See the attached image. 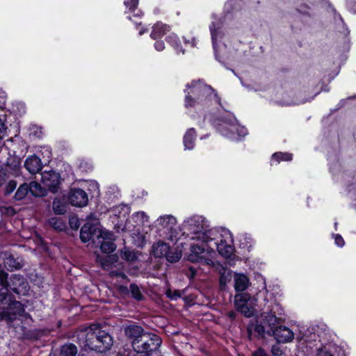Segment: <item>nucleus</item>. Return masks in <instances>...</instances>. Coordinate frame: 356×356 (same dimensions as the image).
<instances>
[{"label": "nucleus", "mask_w": 356, "mask_h": 356, "mask_svg": "<svg viewBox=\"0 0 356 356\" xmlns=\"http://www.w3.org/2000/svg\"><path fill=\"white\" fill-rule=\"evenodd\" d=\"M20 163L18 161H13L12 163L7 162V165L10 166L13 170H17L19 167Z\"/></svg>", "instance_id": "46"}, {"label": "nucleus", "mask_w": 356, "mask_h": 356, "mask_svg": "<svg viewBox=\"0 0 356 356\" xmlns=\"http://www.w3.org/2000/svg\"><path fill=\"white\" fill-rule=\"evenodd\" d=\"M293 159V154L289 152H277L273 154L271 161L280 163L281 161H291Z\"/></svg>", "instance_id": "28"}, {"label": "nucleus", "mask_w": 356, "mask_h": 356, "mask_svg": "<svg viewBox=\"0 0 356 356\" xmlns=\"http://www.w3.org/2000/svg\"><path fill=\"white\" fill-rule=\"evenodd\" d=\"M252 356H268V354L263 348L259 347L252 353Z\"/></svg>", "instance_id": "43"}, {"label": "nucleus", "mask_w": 356, "mask_h": 356, "mask_svg": "<svg viewBox=\"0 0 356 356\" xmlns=\"http://www.w3.org/2000/svg\"><path fill=\"white\" fill-rule=\"evenodd\" d=\"M190 42H191V41H190L189 40H186V39H185V38H184V43H185L186 44H190Z\"/></svg>", "instance_id": "53"}, {"label": "nucleus", "mask_w": 356, "mask_h": 356, "mask_svg": "<svg viewBox=\"0 0 356 356\" xmlns=\"http://www.w3.org/2000/svg\"><path fill=\"white\" fill-rule=\"evenodd\" d=\"M148 332H146L142 326L136 325V323L129 325L124 328L125 336L131 341L132 348L134 346V342L141 339L143 335Z\"/></svg>", "instance_id": "14"}, {"label": "nucleus", "mask_w": 356, "mask_h": 356, "mask_svg": "<svg viewBox=\"0 0 356 356\" xmlns=\"http://www.w3.org/2000/svg\"><path fill=\"white\" fill-rule=\"evenodd\" d=\"M8 288L19 296L28 294L30 286L27 280L21 275H13L8 281Z\"/></svg>", "instance_id": "8"}, {"label": "nucleus", "mask_w": 356, "mask_h": 356, "mask_svg": "<svg viewBox=\"0 0 356 356\" xmlns=\"http://www.w3.org/2000/svg\"><path fill=\"white\" fill-rule=\"evenodd\" d=\"M16 187H17V181H15V180L9 181L5 187V191H4L5 196L10 195L15 191Z\"/></svg>", "instance_id": "37"}, {"label": "nucleus", "mask_w": 356, "mask_h": 356, "mask_svg": "<svg viewBox=\"0 0 356 356\" xmlns=\"http://www.w3.org/2000/svg\"><path fill=\"white\" fill-rule=\"evenodd\" d=\"M8 274L0 270V312L6 308L7 305L15 299L8 288Z\"/></svg>", "instance_id": "7"}, {"label": "nucleus", "mask_w": 356, "mask_h": 356, "mask_svg": "<svg viewBox=\"0 0 356 356\" xmlns=\"http://www.w3.org/2000/svg\"><path fill=\"white\" fill-rule=\"evenodd\" d=\"M74 228H77V227H78V226L76 225V223H74Z\"/></svg>", "instance_id": "60"}, {"label": "nucleus", "mask_w": 356, "mask_h": 356, "mask_svg": "<svg viewBox=\"0 0 356 356\" xmlns=\"http://www.w3.org/2000/svg\"><path fill=\"white\" fill-rule=\"evenodd\" d=\"M250 280L248 277L243 273L234 275V289L237 292H243L249 286Z\"/></svg>", "instance_id": "22"}, {"label": "nucleus", "mask_w": 356, "mask_h": 356, "mask_svg": "<svg viewBox=\"0 0 356 356\" xmlns=\"http://www.w3.org/2000/svg\"><path fill=\"white\" fill-rule=\"evenodd\" d=\"M139 4V0H124V5L126 8L129 10V12L133 13V17L140 18L143 13L141 10H138Z\"/></svg>", "instance_id": "25"}, {"label": "nucleus", "mask_w": 356, "mask_h": 356, "mask_svg": "<svg viewBox=\"0 0 356 356\" xmlns=\"http://www.w3.org/2000/svg\"><path fill=\"white\" fill-rule=\"evenodd\" d=\"M24 330L22 334V339L23 340H28L35 341L40 339L43 336L47 334V330L44 329H29L26 330L24 327Z\"/></svg>", "instance_id": "19"}, {"label": "nucleus", "mask_w": 356, "mask_h": 356, "mask_svg": "<svg viewBox=\"0 0 356 356\" xmlns=\"http://www.w3.org/2000/svg\"><path fill=\"white\" fill-rule=\"evenodd\" d=\"M152 248L153 254L156 258L165 257L171 263L177 262L180 259L181 256L177 253L170 255V246L166 242L159 241L153 245Z\"/></svg>", "instance_id": "9"}, {"label": "nucleus", "mask_w": 356, "mask_h": 356, "mask_svg": "<svg viewBox=\"0 0 356 356\" xmlns=\"http://www.w3.org/2000/svg\"><path fill=\"white\" fill-rule=\"evenodd\" d=\"M280 318L272 312L261 314L250 320L246 327L247 337L249 341L255 339L265 338L266 335L270 336L274 327L279 324Z\"/></svg>", "instance_id": "2"}, {"label": "nucleus", "mask_w": 356, "mask_h": 356, "mask_svg": "<svg viewBox=\"0 0 356 356\" xmlns=\"http://www.w3.org/2000/svg\"><path fill=\"white\" fill-rule=\"evenodd\" d=\"M155 40L156 41L154 44L155 49L158 51H163L165 49V43H164L163 40H162L161 39H157Z\"/></svg>", "instance_id": "41"}, {"label": "nucleus", "mask_w": 356, "mask_h": 356, "mask_svg": "<svg viewBox=\"0 0 356 356\" xmlns=\"http://www.w3.org/2000/svg\"><path fill=\"white\" fill-rule=\"evenodd\" d=\"M49 225L57 231H63L66 227L65 222L60 217H51L48 220Z\"/></svg>", "instance_id": "30"}, {"label": "nucleus", "mask_w": 356, "mask_h": 356, "mask_svg": "<svg viewBox=\"0 0 356 356\" xmlns=\"http://www.w3.org/2000/svg\"><path fill=\"white\" fill-rule=\"evenodd\" d=\"M127 18L129 19V20H132V17L131 16H128Z\"/></svg>", "instance_id": "58"}, {"label": "nucleus", "mask_w": 356, "mask_h": 356, "mask_svg": "<svg viewBox=\"0 0 356 356\" xmlns=\"http://www.w3.org/2000/svg\"><path fill=\"white\" fill-rule=\"evenodd\" d=\"M137 341L133 349L138 356H154L159 353L162 339L157 334L149 332Z\"/></svg>", "instance_id": "4"}, {"label": "nucleus", "mask_w": 356, "mask_h": 356, "mask_svg": "<svg viewBox=\"0 0 356 356\" xmlns=\"http://www.w3.org/2000/svg\"><path fill=\"white\" fill-rule=\"evenodd\" d=\"M115 248L116 245L113 242L103 241L101 243L100 250L104 253H111L115 251Z\"/></svg>", "instance_id": "35"}, {"label": "nucleus", "mask_w": 356, "mask_h": 356, "mask_svg": "<svg viewBox=\"0 0 356 356\" xmlns=\"http://www.w3.org/2000/svg\"><path fill=\"white\" fill-rule=\"evenodd\" d=\"M69 203L76 207H83L88 203L87 193L81 188H72L68 193Z\"/></svg>", "instance_id": "10"}, {"label": "nucleus", "mask_w": 356, "mask_h": 356, "mask_svg": "<svg viewBox=\"0 0 356 356\" xmlns=\"http://www.w3.org/2000/svg\"><path fill=\"white\" fill-rule=\"evenodd\" d=\"M270 336H273L278 343L291 342L294 339L293 332L284 325H277L274 327L273 333H271Z\"/></svg>", "instance_id": "12"}, {"label": "nucleus", "mask_w": 356, "mask_h": 356, "mask_svg": "<svg viewBox=\"0 0 356 356\" xmlns=\"http://www.w3.org/2000/svg\"><path fill=\"white\" fill-rule=\"evenodd\" d=\"M43 184L52 193H56L60 187V175L54 171L45 172L42 175Z\"/></svg>", "instance_id": "13"}, {"label": "nucleus", "mask_w": 356, "mask_h": 356, "mask_svg": "<svg viewBox=\"0 0 356 356\" xmlns=\"http://www.w3.org/2000/svg\"><path fill=\"white\" fill-rule=\"evenodd\" d=\"M184 226L185 229L194 234L200 233L204 229L203 220L199 216H194L184 221Z\"/></svg>", "instance_id": "18"}, {"label": "nucleus", "mask_w": 356, "mask_h": 356, "mask_svg": "<svg viewBox=\"0 0 356 356\" xmlns=\"http://www.w3.org/2000/svg\"><path fill=\"white\" fill-rule=\"evenodd\" d=\"M218 254L225 258H230L234 252V246L229 245L227 242L220 238V241L213 243Z\"/></svg>", "instance_id": "21"}, {"label": "nucleus", "mask_w": 356, "mask_h": 356, "mask_svg": "<svg viewBox=\"0 0 356 356\" xmlns=\"http://www.w3.org/2000/svg\"><path fill=\"white\" fill-rule=\"evenodd\" d=\"M197 137V133L194 128L188 129L183 138V143L185 149H193L195 147V142Z\"/></svg>", "instance_id": "23"}, {"label": "nucleus", "mask_w": 356, "mask_h": 356, "mask_svg": "<svg viewBox=\"0 0 356 356\" xmlns=\"http://www.w3.org/2000/svg\"><path fill=\"white\" fill-rule=\"evenodd\" d=\"M184 106L194 107L197 104L209 106L212 101L221 106V98L217 91L204 79L192 80L185 86Z\"/></svg>", "instance_id": "1"}, {"label": "nucleus", "mask_w": 356, "mask_h": 356, "mask_svg": "<svg viewBox=\"0 0 356 356\" xmlns=\"http://www.w3.org/2000/svg\"><path fill=\"white\" fill-rule=\"evenodd\" d=\"M196 40L195 38H192L190 44H191V47H194L195 45Z\"/></svg>", "instance_id": "50"}, {"label": "nucleus", "mask_w": 356, "mask_h": 356, "mask_svg": "<svg viewBox=\"0 0 356 356\" xmlns=\"http://www.w3.org/2000/svg\"><path fill=\"white\" fill-rule=\"evenodd\" d=\"M166 296L172 300H177L178 298L181 296V291L178 289H175L172 291L171 289H168L165 292Z\"/></svg>", "instance_id": "36"}, {"label": "nucleus", "mask_w": 356, "mask_h": 356, "mask_svg": "<svg viewBox=\"0 0 356 356\" xmlns=\"http://www.w3.org/2000/svg\"><path fill=\"white\" fill-rule=\"evenodd\" d=\"M337 225H338V223H337V222H335V223H334V229H335V230H337Z\"/></svg>", "instance_id": "57"}, {"label": "nucleus", "mask_w": 356, "mask_h": 356, "mask_svg": "<svg viewBox=\"0 0 356 356\" xmlns=\"http://www.w3.org/2000/svg\"><path fill=\"white\" fill-rule=\"evenodd\" d=\"M159 225L163 228H168L169 226L175 225L177 222L176 218L171 215H166L157 220ZM172 228V227H170Z\"/></svg>", "instance_id": "33"}, {"label": "nucleus", "mask_w": 356, "mask_h": 356, "mask_svg": "<svg viewBox=\"0 0 356 356\" xmlns=\"http://www.w3.org/2000/svg\"><path fill=\"white\" fill-rule=\"evenodd\" d=\"M220 286L225 284V281L224 280V279L222 277L220 278Z\"/></svg>", "instance_id": "51"}, {"label": "nucleus", "mask_w": 356, "mask_h": 356, "mask_svg": "<svg viewBox=\"0 0 356 356\" xmlns=\"http://www.w3.org/2000/svg\"><path fill=\"white\" fill-rule=\"evenodd\" d=\"M247 134H248L247 129H245V128H242L241 129V132L239 133V135H241V136H245Z\"/></svg>", "instance_id": "49"}, {"label": "nucleus", "mask_w": 356, "mask_h": 356, "mask_svg": "<svg viewBox=\"0 0 356 356\" xmlns=\"http://www.w3.org/2000/svg\"><path fill=\"white\" fill-rule=\"evenodd\" d=\"M28 186H30L29 193L33 196L42 197L44 195V191L38 182L33 181Z\"/></svg>", "instance_id": "31"}, {"label": "nucleus", "mask_w": 356, "mask_h": 356, "mask_svg": "<svg viewBox=\"0 0 356 356\" xmlns=\"http://www.w3.org/2000/svg\"><path fill=\"white\" fill-rule=\"evenodd\" d=\"M187 299H188V298H187V297L184 298V300H185V301H186V302H187Z\"/></svg>", "instance_id": "61"}, {"label": "nucleus", "mask_w": 356, "mask_h": 356, "mask_svg": "<svg viewBox=\"0 0 356 356\" xmlns=\"http://www.w3.org/2000/svg\"><path fill=\"white\" fill-rule=\"evenodd\" d=\"M135 24H136V25H141V24H142V22H135Z\"/></svg>", "instance_id": "56"}, {"label": "nucleus", "mask_w": 356, "mask_h": 356, "mask_svg": "<svg viewBox=\"0 0 356 356\" xmlns=\"http://www.w3.org/2000/svg\"><path fill=\"white\" fill-rule=\"evenodd\" d=\"M7 177L8 175L6 170L0 165V187L5 183Z\"/></svg>", "instance_id": "42"}, {"label": "nucleus", "mask_w": 356, "mask_h": 356, "mask_svg": "<svg viewBox=\"0 0 356 356\" xmlns=\"http://www.w3.org/2000/svg\"><path fill=\"white\" fill-rule=\"evenodd\" d=\"M24 313V305L15 298L10 304L7 305L4 310L0 312V316L4 321L13 322L18 316H23Z\"/></svg>", "instance_id": "6"}, {"label": "nucleus", "mask_w": 356, "mask_h": 356, "mask_svg": "<svg viewBox=\"0 0 356 356\" xmlns=\"http://www.w3.org/2000/svg\"><path fill=\"white\" fill-rule=\"evenodd\" d=\"M120 275H121L122 277H126L127 278V277L125 275V274H124L123 273H120Z\"/></svg>", "instance_id": "54"}, {"label": "nucleus", "mask_w": 356, "mask_h": 356, "mask_svg": "<svg viewBox=\"0 0 356 356\" xmlns=\"http://www.w3.org/2000/svg\"><path fill=\"white\" fill-rule=\"evenodd\" d=\"M317 356H334V355L326 349H318Z\"/></svg>", "instance_id": "44"}, {"label": "nucleus", "mask_w": 356, "mask_h": 356, "mask_svg": "<svg viewBox=\"0 0 356 356\" xmlns=\"http://www.w3.org/2000/svg\"><path fill=\"white\" fill-rule=\"evenodd\" d=\"M29 191L30 186H28V184L24 183L21 184L17 188L14 195L15 200L17 201H20L23 200L26 197V195L29 193Z\"/></svg>", "instance_id": "32"}, {"label": "nucleus", "mask_w": 356, "mask_h": 356, "mask_svg": "<svg viewBox=\"0 0 356 356\" xmlns=\"http://www.w3.org/2000/svg\"><path fill=\"white\" fill-rule=\"evenodd\" d=\"M4 268L10 272L14 270H20L23 264L19 261L18 258H15L14 256L10 254L3 260Z\"/></svg>", "instance_id": "24"}, {"label": "nucleus", "mask_w": 356, "mask_h": 356, "mask_svg": "<svg viewBox=\"0 0 356 356\" xmlns=\"http://www.w3.org/2000/svg\"><path fill=\"white\" fill-rule=\"evenodd\" d=\"M24 166L31 175L38 173L43 167L41 159L35 154L29 156L26 158Z\"/></svg>", "instance_id": "17"}, {"label": "nucleus", "mask_w": 356, "mask_h": 356, "mask_svg": "<svg viewBox=\"0 0 356 356\" xmlns=\"http://www.w3.org/2000/svg\"><path fill=\"white\" fill-rule=\"evenodd\" d=\"M137 215L138 216H140L141 218L143 219L144 218H147V216H146L145 213L144 211H140V212H138L137 213Z\"/></svg>", "instance_id": "48"}, {"label": "nucleus", "mask_w": 356, "mask_h": 356, "mask_svg": "<svg viewBox=\"0 0 356 356\" xmlns=\"http://www.w3.org/2000/svg\"><path fill=\"white\" fill-rule=\"evenodd\" d=\"M165 41L169 44L177 53H184V49L182 48L181 42L179 37L175 34L171 33L165 38Z\"/></svg>", "instance_id": "26"}, {"label": "nucleus", "mask_w": 356, "mask_h": 356, "mask_svg": "<svg viewBox=\"0 0 356 356\" xmlns=\"http://www.w3.org/2000/svg\"><path fill=\"white\" fill-rule=\"evenodd\" d=\"M96 238L97 239L99 238L104 239L100 229L92 224L86 223L83 225L80 231V239L83 243H87L90 241L95 243Z\"/></svg>", "instance_id": "11"}, {"label": "nucleus", "mask_w": 356, "mask_h": 356, "mask_svg": "<svg viewBox=\"0 0 356 356\" xmlns=\"http://www.w3.org/2000/svg\"><path fill=\"white\" fill-rule=\"evenodd\" d=\"M117 290L119 293L123 296H128L131 294V297L137 301H142L144 300V296L136 283H131L128 288L125 285L120 284L118 286Z\"/></svg>", "instance_id": "16"}, {"label": "nucleus", "mask_w": 356, "mask_h": 356, "mask_svg": "<svg viewBox=\"0 0 356 356\" xmlns=\"http://www.w3.org/2000/svg\"><path fill=\"white\" fill-rule=\"evenodd\" d=\"M333 236L334 238V243L337 246L342 248L345 245V241H344L343 237L340 234H333Z\"/></svg>", "instance_id": "39"}, {"label": "nucleus", "mask_w": 356, "mask_h": 356, "mask_svg": "<svg viewBox=\"0 0 356 356\" xmlns=\"http://www.w3.org/2000/svg\"><path fill=\"white\" fill-rule=\"evenodd\" d=\"M70 226H71V227H72V228H74V226H73V225H72V220H70Z\"/></svg>", "instance_id": "55"}, {"label": "nucleus", "mask_w": 356, "mask_h": 356, "mask_svg": "<svg viewBox=\"0 0 356 356\" xmlns=\"http://www.w3.org/2000/svg\"><path fill=\"white\" fill-rule=\"evenodd\" d=\"M52 209L56 215H63L67 211V205L59 198H55L52 203Z\"/></svg>", "instance_id": "27"}, {"label": "nucleus", "mask_w": 356, "mask_h": 356, "mask_svg": "<svg viewBox=\"0 0 356 356\" xmlns=\"http://www.w3.org/2000/svg\"><path fill=\"white\" fill-rule=\"evenodd\" d=\"M85 342L89 349L102 353L111 348L113 339L108 332L102 330L99 325H92L87 331Z\"/></svg>", "instance_id": "3"}, {"label": "nucleus", "mask_w": 356, "mask_h": 356, "mask_svg": "<svg viewBox=\"0 0 356 356\" xmlns=\"http://www.w3.org/2000/svg\"><path fill=\"white\" fill-rule=\"evenodd\" d=\"M170 30L169 25L158 22L152 26L150 38L153 40L161 39Z\"/></svg>", "instance_id": "20"}, {"label": "nucleus", "mask_w": 356, "mask_h": 356, "mask_svg": "<svg viewBox=\"0 0 356 356\" xmlns=\"http://www.w3.org/2000/svg\"><path fill=\"white\" fill-rule=\"evenodd\" d=\"M228 317L231 319V320H234L236 317V312L234 311H229L228 312Z\"/></svg>", "instance_id": "47"}, {"label": "nucleus", "mask_w": 356, "mask_h": 356, "mask_svg": "<svg viewBox=\"0 0 356 356\" xmlns=\"http://www.w3.org/2000/svg\"><path fill=\"white\" fill-rule=\"evenodd\" d=\"M77 353L76 346L72 343H65L60 348V356H76Z\"/></svg>", "instance_id": "29"}, {"label": "nucleus", "mask_w": 356, "mask_h": 356, "mask_svg": "<svg viewBox=\"0 0 356 356\" xmlns=\"http://www.w3.org/2000/svg\"><path fill=\"white\" fill-rule=\"evenodd\" d=\"M217 120H218V121L224 122V120H223V119H221V118H220V119H218Z\"/></svg>", "instance_id": "59"}, {"label": "nucleus", "mask_w": 356, "mask_h": 356, "mask_svg": "<svg viewBox=\"0 0 356 356\" xmlns=\"http://www.w3.org/2000/svg\"><path fill=\"white\" fill-rule=\"evenodd\" d=\"M210 32H211V41H212V46L213 48V50L216 51L217 49V38L218 35V30L216 28V24L214 22H212L211 24L209 26Z\"/></svg>", "instance_id": "34"}, {"label": "nucleus", "mask_w": 356, "mask_h": 356, "mask_svg": "<svg viewBox=\"0 0 356 356\" xmlns=\"http://www.w3.org/2000/svg\"><path fill=\"white\" fill-rule=\"evenodd\" d=\"M271 352L272 354L275 356H280L282 355V350L276 346H273Z\"/></svg>", "instance_id": "45"}, {"label": "nucleus", "mask_w": 356, "mask_h": 356, "mask_svg": "<svg viewBox=\"0 0 356 356\" xmlns=\"http://www.w3.org/2000/svg\"><path fill=\"white\" fill-rule=\"evenodd\" d=\"M234 307L238 312L245 317H252L254 314L253 299L248 293H238L234 297Z\"/></svg>", "instance_id": "5"}, {"label": "nucleus", "mask_w": 356, "mask_h": 356, "mask_svg": "<svg viewBox=\"0 0 356 356\" xmlns=\"http://www.w3.org/2000/svg\"><path fill=\"white\" fill-rule=\"evenodd\" d=\"M8 127L5 122L0 119V140H2L7 134Z\"/></svg>", "instance_id": "40"}, {"label": "nucleus", "mask_w": 356, "mask_h": 356, "mask_svg": "<svg viewBox=\"0 0 356 356\" xmlns=\"http://www.w3.org/2000/svg\"><path fill=\"white\" fill-rule=\"evenodd\" d=\"M206 240L204 242L206 243H202L200 245L199 244H193L191 245V253L189 254L188 257V259L193 263L199 262L202 259V257L201 254L204 252L206 246L208 245L209 243H211L213 241H214L213 238H209V236L205 234Z\"/></svg>", "instance_id": "15"}, {"label": "nucleus", "mask_w": 356, "mask_h": 356, "mask_svg": "<svg viewBox=\"0 0 356 356\" xmlns=\"http://www.w3.org/2000/svg\"><path fill=\"white\" fill-rule=\"evenodd\" d=\"M147 29H143L139 31V34L140 35H143L144 33L147 32Z\"/></svg>", "instance_id": "52"}, {"label": "nucleus", "mask_w": 356, "mask_h": 356, "mask_svg": "<svg viewBox=\"0 0 356 356\" xmlns=\"http://www.w3.org/2000/svg\"><path fill=\"white\" fill-rule=\"evenodd\" d=\"M121 257L127 261H132L136 259V255L128 250H124L123 251H121Z\"/></svg>", "instance_id": "38"}]
</instances>
